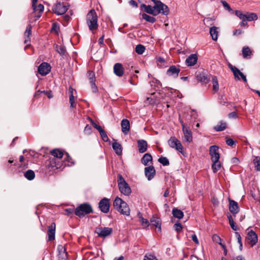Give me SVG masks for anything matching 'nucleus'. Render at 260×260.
Wrapping results in <instances>:
<instances>
[{
    "instance_id": "nucleus-41",
    "label": "nucleus",
    "mask_w": 260,
    "mask_h": 260,
    "mask_svg": "<svg viewBox=\"0 0 260 260\" xmlns=\"http://www.w3.org/2000/svg\"><path fill=\"white\" fill-rule=\"evenodd\" d=\"M138 216L139 217L140 222L141 223V224L146 228L148 227L149 225L148 220L144 218L140 213H139Z\"/></svg>"
},
{
    "instance_id": "nucleus-14",
    "label": "nucleus",
    "mask_w": 260,
    "mask_h": 260,
    "mask_svg": "<svg viewBox=\"0 0 260 260\" xmlns=\"http://www.w3.org/2000/svg\"><path fill=\"white\" fill-rule=\"evenodd\" d=\"M211 75H208L205 72H202L198 73L197 76V80L201 82L207 84L210 81L211 79Z\"/></svg>"
},
{
    "instance_id": "nucleus-31",
    "label": "nucleus",
    "mask_w": 260,
    "mask_h": 260,
    "mask_svg": "<svg viewBox=\"0 0 260 260\" xmlns=\"http://www.w3.org/2000/svg\"><path fill=\"white\" fill-rule=\"evenodd\" d=\"M218 28L216 26H212L210 28V34L212 39L214 41H216L218 39Z\"/></svg>"
},
{
    "instance_id": "nucleus-29",
    "label": "nucleus",
    "mask_w": 260,
    "mask_h": 260,
    "mask_svg": "<svg viewBox=\"0 0 260 260\" xmlns=\"http://www.w3.org/2000/svg\"><path fill=\"white\" fill-rule=\"evenodd\" d=\"M141 8L144 9V10L147 13L152 14L155 16V13H156L157 11H154L153 6L151 5H146L145 4L141 5Z\"/></svg>"
},
{
    "instance_id": "nucleus-22",
    "label": "nucleus",
    "mask_w": 260,
    "mask_h": 260,
    "mask_svg": "<svg viewBox=\"0 0 260 260\" xmlns=\"http://www.w3.org/2000/svg\"><path fill=\"white\" fill-rule=\"evenodd\" d=\"M119 189L121 193L125 195L128 196L131 193V189L128 184L126 183L123 184H120L118 186Z\"/></svg>"
},
{
    "instance_id": "nucleus-52",
    "label": "nucleus",
    "mask_w": 260,
    "mask_h": 260,
    "mask_svg": "<svg viewBox=\"0 0 260 260\" xmlns=\"http://www.w3.org/2000/svg\"><path fill=\"white\" fill-rule=\"evenodd\" d=\"M144 260H157L156 257L152 254H146L144 257Z\"/></svg>"
},
{
    "instance_id": "nucleus-27",
    "label": "nucleus",
    "mask_w": 260,
    "mask_h": 260,
    "mask_svg": "<svg viewBox=\"0 0 260 260\" xmlns=\"http://www.w3.org/2000/svg\"><path fill=\"white\" fill-rule=\"evenodd\" d=\"M31 28L32 26L30 24H28L24 32L25 40L24 43L26 44L28 42L30 41V36L31 35Z\"/></svg>"
},
{
    "instance_id": "nucleus-3",
    "label": "nucleus",
    "mask_w": 260,
    "mask_h": 260,
    "mask_svg": "<svg viewBox=\"0 0 260 260\" xmlns=\"http://www.w3.org/2000/svg\"><path fill=\"white\" fill-rule=\"evenodd\" d=\"M152 2L154 4L153 6L154 11H157L156 13H155V16L159 13L164 15H168L169 14V9L167 5L158 0H152Z\"/></svg>"
},
{
    "instance_id": "nucleus-6",
    "label": "nucleus",
    "mask_w": 260,
    "mask_h": 260,
    "mask_svg": "<svg viewBox=\"0 0 260 260\" xmlns=\"http://www.w3.org/2000/svg\"><path fill=\"white\" fill-rule=\"evenodd\" d=\"M228 66L233 72L235 80L239 81L241 79L244 82H247L246 76L244 75L237 67L232 66L231 64H229Z\"/></svg>"
},
{
    "instance_id": "nucleus-62",
    "label": "nucleus",
    "mask_w": 260,
    "mask_h": 260,
    "mask_svg": "<svg viewBox=\"0 0 260 260\" xmlns=\"http://www.w3.org/2000/svg\"><path fill=\"white\" fill-rule=\"evenodd\" d=\"M243 31L241 29H236L233 31V35H240L242 34Z\"/></svg>"
},
{
    "instance_id": "nucleus-4",
    "label": "nucleus",
    "mask_w": 260,
    "mask_h": 260,
    "mask_svg": "<svg viewBox=\"0 0 260 260\" xmlns=\"http://www.w3.org/2000/svg\"><path fill=\"white\" fill-rule=\"evenodd\" d=\"M92 212L91 206L88 204H82L75 210V214L79 217H83L85 214Z\"/></svg>"
},
{
    "instance_id": "nucleus-19",
    "label": "nucleus",
    "mask_w": 260,
    "mask_h": 260,
    "mask_svg": "<svg viewBox=\"0 0 260 260\" xmlns=\"http://www.w3.org/2000/svg\"><path fill=\"white\" fill-rule=\"evenodd\" d=\"M55 227L56 225L54 222H52L51 225L48 226L47 234L49 241H52L55 239Z\"/></svg>"
},
{
    "instance_id": "nucleus-5",
    "label": "nucleus",
    "mask_w": 260,
    "mask_h": 260,
    "mask_svg": "<svg viewBox=\"0 0 260 260\" xmlns=\"http://www.w3.org/2000/svg\"><path fill=\"white\" fill-rule=\"evenodd\" d=\"M69 5L66 3L57 2L52 8L53 12L57 15L64 14L68 10Z\"/></svg>"
},
{
    "instance_id": "nucleus-59",
    "label": "nucleus",
    "mask_w": 260,
    "mask_h": 260,
    "mask_svg": "<svg viewBox=\"0 0 260 260\" xmlns=\"http://www.w3.org/2000/svg\"><path fill=\"white\" fill-rule=\"evenodd\" d=\"M253 164L256 166V165L259 163L260 162V157L259 156H254V158L253 160Z\"/></svg>"
},
{
    "instance_id": "nucleus-25",
    "label": "nucleus",
    "mask_w": 260,
    "mask_h": 260,
    "mask_svg": "<svg viewBox=\"0 0 260 260\" xmlns=\"http://www.w3.org/2000/svg\"><path fill=\"white\" fill-rule=\"evenodd\" d=\"M74 89L72 87H70L69 88V102L71 105L70 107L72 108H75L76 106V104L75 102L74 96Z\"/></svg>"
},
{
    "instance_id": "nucleus-30",
    "label": "nucleus",
    "mask_w": 260,
    "mask_h": 260,
    "mask_svg": "<svg viewBox=\"0 0 260 260\" xmlns=\"http://www.w3.org/2000/svg\"><path fill=\"white\" fill-rule=\"evenodd\" d=\"M112 148L117 155H120L122 154V148L120 143L117 142L113 143Z\"/></svg>"
},
{
    "instance_id": "nucleus-8",
    "label": "nucleus",
    "mask_w": 260,
    "mask_h": 260,
    "mask_svg": "<svg viewBox=\"0 0 260 260\" xmlns=\"http://www.w3.org/2000/svg\"><path fill=\"white\" fill-rule=\"evenodd\" d=\"M112 229L108 227H99L96 229L95 233L100 237L105 238L111 235Z\"/></svg>"
},
{
    "instance_id": "nucleus-11",
    "label": "nucleus",
    "mask_w": 260,
    "mask_h": 260,
    "mask_svg": "<svg viewBox=\"0 0 260 260\" xmlns=\"http://www.w3.org/2000/svg\"><path fill=\"white\" fill-rule=\"evenodd\" d=\"M247 239L251 247H253L258 241L257 235L253 230H250L248 232Z\"/></svg>"
},
{
    "instance_id": "nucleus-36",
    "label": "nucleus",
    "mask_w": 260,
    "mask_h": 260,
    "mask_svg": "<svg viewBox=\"0 0 260 260\" xmlns=\"http://www.w3.org/2000/svg\"><path fill=\"white\" fill-rule=\"evenodd\" d=\"M226 127L225 122L220 121L217 125H216L214 129L217 132H220L224 130Z\"/></svg>"
},
{
    "instance_id": "nucleus-15",
    "label": "nucleus",
    "mask_w": 260,
    "mask_h": 260,
    "mask_svg": "<svg viewBox=\"0 0 260 260\" xmlns=\"http://www.w3.org/2000/svg\"><path fill=\"white\" fill-rule=\"evenodd\" d=\"M87 76L90 80V82L91 84V88L92 89V91L94 92H96L98 91V88L95 84V74L93 71H89L87 72Z\"/></svg>"
},
{
    "instance_id": "nucleus-20",
    "label": "nucleus",
    "mask_w": 260,
    "mask_h": 260,
    "mask_svg": "<svg viewBox=\"0 0 260 260\" xmlns=\"http://www.w3.org/2000/svg\"><path fill=\"white\" fill-rule=\"evenodd\" d=\"M180 71V70L175 66H171L167 71V74L170 76L177 77Z\"/></svg>"
},
{
    "instance_id": "nucleus-40",
    "label": "nucleus",
    "mask_w": 260,
    "mask_h": 260,
    "mask_svg": "<svg viewBox=\"0 0 260 260\" xmlns=\"http://www.w3.org/2000/svg\"><path fill=\"white\" fill-rule=\"evenodd\" d=\"M56 51L61 55H63L65 54L66 52V47L62 45H57L55 47Z\"/></svg>"
},
{
    "instance_id": "nucleus-9",
    "label": "nucleus",
    "mask_w": 260,
    "mask_h": 260,
    "mask_svg": "<svg viewBox=\"0 0 260 260\" xmlns=\"http://www.w3.org/2000/svg\"><path fill=\"white\" fill-rule=\"evenodd\" d=\"M99 207L102 212L108 213L110 209V200L107 198L101 200L99 203Z\"/></svg>"
},
{
    "instance_id": "nucleus-45",
    "label": "nucleus",
    "mask_w": 260,
    "mask_h": 260,
    "mask_svg": "<svg viewBox=\"0 0 260 260\" xmlns=\"http://www.w3.org/2000/svg\"><path fill=\"white\" fill-rule=\"evenodd\" d=\"M158 161L163 166H168L169 165V161L168 159L165 157L161 156L159 157Z\"/></svg>"
},
{
    "instance_id": "nucleus-23",
    "label": "nucleus",
    "mask_w": 260,
    "mask_h": 260,
    "mask_svg": "<svg viewBox=\"0 0 260 260\" xmlns=\"http://www.w3.org/2000/svg\"><path fill=\"white\" fill-rule=\"evenodd\" d=\"M121 131L125 135L128 134L130 129L129 121L126 119H123L121 122Z\"/></svg>"
},
{
    "instance_id": "nucleus-2",
    "label": "nucleus",
    "mask_w": 260,
    "mask_h": 260,
    "mask_svg": "<svg viewBox=\"0 0 260 260\" xmlns=\"http://www.w3.org/2000/svg\"><path fill=\"white\" fill-rule=\"evenodd\" d=\"M113 206L116 210L121 214L129 216L130 214V209L126 203L122 201L120 198L117 197L114 202Z\"/></svg>"
},
{
    "instance_id": "nucleus-54",
    "label": "nucleus",
    "mask_w": 260,
    "mask_h": 260,
    "mask_svg": "<svg viewBox=\"0 0 260 260\" xmlns=\"http://www.w3.org/2000/svg\"><path fill=\"white\" fill-rule=\"evenodd\" d=\"M221 3H222L223 6L229 11H232V9L231 8L230 5L228 4L226 2H225V1H221Z\"/></svg>"
},
{
    "instance_id": "nucleus-42",
    "label": "nucleus",
    "mask_w": 260,
    "mask_h": 260,
    "mask_svg": "<svg viewBox=\"0 0 260 260\" xmlns=\"http://www.w3.org/2000/svg\"><path fill=\"white\" fill-rule=\"evenodd\" d=\"M142 18L146 21L151 23H154L156 21V19L154 17L149 16L146 14H143Z\"/></svg>"
},
{
    "instance_id": "nucleus-57",
    "label": "nucleus",
    "mask_w": 260,
    "mask_h": 260,
    "mask_svg": "<svg viewBox=\"0 0 260 260\" xmlns=\"http://www.w3.org/2000/svg\"><path fill=\"white\" fill-rule=\"evenodd\" d=\"M37 7V12L39 11V13H41L44 11V6L42 4H39Z\"/></svg>"
},
{
    "instance_id": "nucleus-38",
    "label": "nucleus",
    "mask_w": 260,
    "mask_h": 260,
    "mask_svg": "<svg viewBox=\"0 0 260 260\" xmlns=\"http://www.w3.org/2000/svg\"><path fill=\"white\" fill-rule=\"evenodd\" d=\"M227 217H228L230 225L231 228L232 229V230H233L234 231H237L238 230V228L235 225V222L233 219L232 215L231 214H229L227 215Z\"/></svg>"
},
{
    "instance_id": "nucleus-48",
    "label": "nucleus",
    "mask_w": 260,
    "mask_h": 260,
    "mask_svg": "<svg viewBox=\"0 0 260 260\" xmlns=\"http://www.w3.org/2000/svg\"><path fill=\"white\" fill-rule=\"evenodd\" d=\"M175 230L177 232H180L182 230V225L180 223L177 222L174 225Z\"/></svg>"
},
{
    "instance_id": "nucleus-44",
    "label": "nucleus",
    "mask_w": 260,
    "mask_h": 260,
    "mask_svg": "<svg viewBox=\"0 0 260 260\" xmlns=\"http://www.w3.org/2000/svg\"><path fill=\"white\" fill-rule=\"evenodd\" d=\"M145 50V48L144 46L141 44L136 46L135 48V51L138 54H142L144 53Z\"/></svg>"
},
{
    "instance_id": "nucleus-55",
    "label": "nucleus",
    "mask_w": 260,
    "mask_h": 260,
    "mask_svg": "<svg viewBox=\"0 0 260 260\" xmlns=\"http://www.w3.org/2000/svg\"><path fill=\"white\" fill-rule=\"evenodd\" d=\"M84 133L87 135L91 134V127L88 124H87L84 128Z\"/></svg>"
},
{
    "instance_id": "nucleus-51",
    "label": "nucleus",
    "mask_w": 260,
    "mask_h": 260,
    "mask_svg": "<svg viewBox=\"0 0 260 260\" xmlns=\"http://www.w3.org/2000/svg\"><path fill=\"white\" fill-rule=\"evenodd\" d=\"M236 15L240 19H245L246 14H243L241 11L236 10L235 11Z\"/></svg>"
},
{
    "instance_id": "nucleus-33",
    "label": "nucleus",
    "mask_w": 260,
    "mask_h": 260,
    "mask_svg": "<svg viewBox=\"0 0 260 260\" xmlns=\"http://www.w3.org/2000/svg\"><path fill=\"white\" fill-rule=\"evenodd\" d=\"M212 165L211 166L213 172L216 173L221 168V163L219 160H212Z\"/></svg>"
},
{
    "instance_id": "nucleus-64",
    "label": "nucleus",
    "mask_w": 260,
    "mask_h": 260,
    "mask_svg": "<svg viewBox=\"0 0 260 260\" xmlns=\"http://www.w3.org/2000/svg\"><path fill=\"white\" fill-rule=\"evenodd\" d=\"M229 117L231 118H237V114L235 112H233L229 114Z\"/></svg>"
},
{
    "instance_id": "nucleus-16",
    "label": "nucleus",
    "mask_w": 260,
    "mask_h": 260,
    "mask_svg": "<svg viewBox=\"0 0 260 260\" xmlns=\"http://www.w3.org/2000/svg\"><path fill=\"white\" fill-rule=\"evenodd\" d=\"M145 174L148 180H151L155 174V170L153 166H151L145 168Z\"/></svg>"
},
{
    "instance_id": "nucleus-34",
    "label": "nucleus",
    "mask_w": 260,
    "mask_h": 260,
    "mask_svg": "<svg viewBox=\"0 0 260 260\" xmlns=\"http://www.w3.org/2000/svg\"><path fill=\"white\" fill-rule=\"evenodd\" d=\"M150 221L153 225L158 228L159 231H161V223L159 218L153 217L151 219Z\"/></svg>"
},
{
    "instance_id": "nucleus-7",
    "label": "nucleus",
    "mask_w": 260,
    "mask_h": 260,
    "mask_svg": "<svg viewBox=\"0 0 260 260\" xmlns=\"http://www.w3.org/2000/svg\"><path fill=\"white\" fill-rule=\"evenodd\" d=\"M168 144L171 148H174L179 152L182 153L183 146L180 141L178 140L176 137H171L168 141Z\"/></svg>"
},
{
    "instance_id": "nucleus-32",
    "label": "nucleus",
    "mask_w": 260,
    "mask_h": 260,
    "mask_svg": "<svg viewBox=\"0 0 260 260\" xmlns=\"http://www.w3.org/2000/svg\"><path fill=\"white\" fill-rule=\"evenodd\" d=\"M172 214L175 217L178 219H182L184 216L183 212L181 210L176 208L173 209Z\"/></svg>"
},
{
    "instance_id": "nucleus-61",
    "label": "nucleus",
    "mask_w": 260,
    "mask_h": 260,
    "mask_svg": "<svg viewBox=\"0 0 260 260\" xmlns=\"http://www.w3.org/2000/svg\"><path fill=\"white\" fill-rule=\"evenodd\" d=\"M59 30V27L58 25L56 23H53L52 27V30H54L57 32Z\"/></svg>"
},
{
    "instance_id": "nucleus-12",
    "label": "nucleus",
    "mask_w": 260,
    "mask_h": 260,
    "mask_svg": "<svg viewBox=\"0 0 260 260\" xmlns=\"http://www.w3.org/2000/svg\"><path fill=\"white\" fill-rule=\"evenodd\" d=\"M181 122L185 141L187 142L190 143L192 141V132L188 127H185L183 122Z\"/></svg>"
},
{
    "instance_id": "nucleus-49",
    "label": "nucleus",
    "mask_w": 260,
    "mask_h": 260,
    "mask_svg": "<svg viewBox=\"0 0 260 260\" xmlns=\"http://www.w3.org/2000/svg\"><path fill=\"white\" fill-rule=\"evenodd\" d=\"M235 235H236V238H237V239L238 240V243L240 245V248L241 249H242V242L241 237L240 234L238 232H236L235 233Z\"/></svg>"
},
{
    "instance_id": "nucleus-1",
    "label": "nucleus",
    "mask_w": 260,
    "mask_h": 260,
    "mask_svg": "<svg viewBox=\"0 0 260 260\" xmlns=\"http://www.w3.org/2000/svg\"><path fill=\"white\" fill-rule=\"evenodd\" d=\"M86 23L90 31H94L98 28V17L94 9L90 10L86 16Z\"/></svg>"
},
{
    "instance_id": "nucleus-26",
    "label": "nucleus",
    "mask_w": 260,
    "mask_h": 260,
    "mask_svg": "<svg viewBox=\"0 0 260 260\" xmlns=\"http://www.w3.org/2000/svg\"><path fill=\"white\" fill-rule=\"evenodd\" d=\"M152 157L149 153H146L141 159V162L145 166H147L152 163Z\"/></svg>"
},
{
    "instance_id": "nucleus-58",
    "label": "nucleus",
    "mask_w": 260,
    "mask_h": 260,
    "mask_svg": "<svg viewBox=\"0 0 260 260\" xmlns=\"http://www.w3.org/2000/svg\"><path fill=\"white\" fill-rule=\"evenodd\" d=\"M192 240L197 245L199 244V241L198 239L197 236L195 234H192L191 236Z\"/></svg>"
},
{
    "instance_id": "nucleus-53",
    "label": "nucleus",
    "mask_w": 260,
    "mask_h": 260,
    "mask_svg": "<svg viewBox=\"0 0 260 260\" xmlns=\"http://www.w3.org/2000/svg\"><path fill=\"white\" fill-rule=\"evenodd\" d=\"M236 141H234L233 139L228 138L226 140V143L228 146H232L236 144Z\"/></svg>"
},
{
    "instance_id": "nucleus-35",
    "label": "nucleus",
    "mask_w": 260,
    "mask_h": 260,
    "mask_svg": "<svg viewBox=\"0 0 260 260\" xmlns=\"http://www.w3.org/2000/svg\"><path fill=\"white\" fill-rule=\"evenodd\" d=\"M252 54V51L248 47H244L242 49V55L244 58L250 57Z\"/></svg>"
},
{
    "instance_id": "nucleus-21",
    "label": "nucleus",
    "mask_w": 260,
    "mask_h": 260,
    "mask_svg": "<svg viewBox=\"0 0 260 260\" xmlns=\"http://www.w3.org/2000/svg\"><path fill=\"white\" fill-rule=\"evenodd\" d=\"M197 54H192L186 59L185 63L187 66H193L197 62Z\"/></svg>"
},
{
    "instance_id": "nucleus-28",
    "label": "nucleus",
    "mask_w": 260,
    "mask_h": 260,
    "mask_svg": "<svg viewBox=\"0 0 260 260\" xmlns=\"http://www.w3.org/2000/svg\"><path fill=\"white\" fill-rule=\"evenodd\" d=\"M211 81L212 83V90L214 92H217L219 90V84L216 76H211Z\"/></svg>"
},
{
    "instance_id": "nucleus-50",
    "label": "nucleus",
    "mask_w": 260,
    "mask_h": 260,
    "mask_svg": "<svg viewBox=\"0 0 260 260\" xmlns=\"http://www.w3.org/2000/svg\"><path fill=\"white\" fill-rule=\"evenodd\" d=\"M126 182H125L124 179L123 178V177H122V176L120 174H119L118 176V186L120 184H125L126 183Z\"/></svg>"
},
{
    "instance_id": "nucleus-46",
    "label": "nucleus",
    "mask_w": 260,
    "mask_h": 260,
    "mask_svg": "<svg viewBox=\"0 0 260 260\" xmlns=\"http://www.w3.org/2000/svg\"><path fill=\"white\" fill-rule=\"evenodd\" d=\"M100 134V135H101V137L102 140L104 141L108 142L109 140V138H108L106 132L104 130L103 131H102V132H101Z\"/></svg>"
},
{
    "instance_id": "nucleus-18",
    "label": "nucleus",
    "mask_w": 260,
    "mask_h": 260,
    "mask_svg": "<svg viewBox=\"0 0 260 260\" xmlns=\"http://www.w3.org/2000/svg\"><path fill=\"white\" fill-rule=\"evenodd\" d=\"M138 150L140 153H144L147 150L148 144L146 141L141 139L137 141Z\"/></svg>"
},
{
    "instance_id": "nucleus-37",
    "label": "nucleus",
    "mask_w": 260,
    "mask_h": 260,
    "mask_svg": "<svg viewBox=\"0 0 260 260\" xmlns=\"http://www.w3.org/2000/svg\"><path fill=\"white\" fill-rule=\"evenodd\" d=\"M51 154L54 157L58 158H61L63 153V152L60 151V150L58 149H54L51 151Z\"/></svg>"
},
{
    "instance_id": "nucleus-17",
    "label": "nucleus",
    "mask_w": 260,
    "mask_h": 260,
    "mask_svg": "<svg viewBox=\"0 0 260 260\" xmlns=\"http://www.w3.org/2000/svg\"><path fill=\"white\" fill-rule=\"evenodd\" d=\"M229 210L235 215L239 210L238 203L234 200L229 199Z\"/></svg>"
},
{
    "instance_id": "nucleus-43",
    "label": "nucleus",
    "mask_w": 260,
    "mask_h": 260,
    "mask_svg": "<svg viewBox=\"0 0 260 260\" xmlns=\"http://www.w3.org/2000/svg\"><path fill=\"white\" fill-rule=\"evenodd\" d=\"M245 18L248 21H252V20H256L258 18L255 13H252L246 14Z\"/></svg>"
},
{
    "instance_id": "nucleus-13",
    "label": "nucleus",
    "mask_w": 260,
    "mask_h": 260,
    "mask_svg": "<svg viewBox=\"0 0 260 260\" xmlns=\"http://www.w3.org/2000/svg\"><path fill=\"white\" fill-rule=\"evenodd\" d=\"M51 70L50 64L47 62L42 63L38 67V72L42 76L47 75Z\"/></svg>"
},
{
    "instance_id": "nucleus-24",
    "label": "nucleus",
    "mask_w": 260,
    "mask_h": 260,
    "mask_svg": "<svg viewBox=\"0 0 260 260\" xmlns=\"http://www.w3.org/2000/svg\"><path fill=\"white\" fill-rule=\"evenodd\" d=\"M113 70L116 76L121 77L123 75V69L121 63H116L114 66Z\"/></svg>"
},
{
    "instance_id": "nucleus-63",
    "label": "nucleus",
    "mask_w": 260,
    "mask_h": 260,
    "mask_svg": "<svg viewBox=\"0 0 260 260\" xmlns=\"http://www.w3.org/2000/svg\"><path fill=\"white\" fill-rule=\"evenodd\" d=\"M129 5L131 6H133L134 7H138L137 3L134 0H130L129 2Z\"/></svg>"
},
{
    "instance_id": "nucleus-60",
    "label": "nucleus",
    "mask_w": 260,
    "mask_h": 260,
    "mask_svg": "<svg viewBox=\"0 0 260 260\" xmlns=\"http://www.w3.org/2000/svg\"><path fill=\"white\" fill-rule=\"evenodd\" d=\"M37 2L38 0H32V7L35 12H37V7L36 4L37 3Z\"/></svg>"
},
{
    "instance_id": "nucleus-39",
    "label": "nucleus",
    "mask_w": 260,
    "mask_h": 260,
    "mask_svg": "<svg viewBox=\"0 0 260 260\" xmlns=\"http://www.w3.org/2000/svg\"><path fill=\"white\" fill-rule=\"evenodd\" d=\"M24 176L28 180H32L34 179L35 174L33 171L29 170L24 173Z\"/></svg>"
},
{
    "instance_id": "nucleus-47",
    "label": "nucleus",
    "mask_w": 260,
    "mask_h": 260,
    "mask_svg": "<svg viewBox=\"0 0 260 260\" xmlns=\"http://www.w3.org/2000/svg\"><path fill=\"white\" fill-rule=\"evenodd\" d=\"M91 123L92 125V126L96 128L100 133L102 131H104V129L101 127V126L99 125H98L96 123H95L92 120L90 119Z\"/></svg>"
},
{
    "instance_id": "nucleus-56",
    "label": "nucleus",
    "mask_w": 260,
    "mask_h": 260,
    "mask_svg": "<svg viewBox=\"0 0 260 260\" xmlns=\"http://www.w3.org/2000/svg\"><path fill=\"white\" fill-rule=\"evenodd\" d=\"M65 159L66 160L69 162L68 164V166L74 165L72 158L68 155V154H67L66 158Z\"/></svg>"
},
{
    "instance_id": "nucleus-10",
    "label": "nucleus",
    "mask_w": 260,
    "mask_h": 260,
    "mask_svg": "<svg viewBox=\"0 0 260 260\" xmlns=\"http://www.w3.org/2000/svg\"><path fill=\"white\" fill-rule=\"evenodd\" d=\"M218 149L219 147L216 145H213L210 147L209 151L211 161L219 159L220 154L218 152Z\"/></svg>"
}]
</instances>
